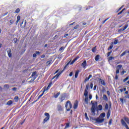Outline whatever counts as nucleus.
Wrapping results in <instances>:
<instances>
[{
  "label": "nucleus",
  "mask_w": 129,
  "mask_h": 129,
  "mask_svg": "<svg viewBox=\"0 0 129 129\" xmlns=\"http://www.w3.org/2000/svg\"><path fill=\"white\" fill-rule=\"evenodd\" d=\"M23 24H24V22H22L21 24H20V26L22 29H24V28H26V25L27 24V21H25L24 25H23Z\"/></svg>",
  "instance_id": "obj_14"
},
{
  "label": "nucleus",
  "mask_w": 129,
  "mask_h": 129,
  "mask_svg": "<svg viewBox=\"0 0 129 129\" xmlns=\"http://www.w3.org/2000/svg\"><path fill=\"white\" fill-rule=\"evenodd\" d=\"M51 63H52V61L49 60V61H47L46 64H47V65H50V64H51Z\"/></svg>",
  "instance_id": "obj_38"
},
{
  "label": "nucleus",
  "mask_w": 129,
  "mask_h": 129,
  "mask_svg": "<svg viewBox=\"0 0 129 129\" xmlns=\"http://www.w3.org/2000/svg\"><path fill=\"white\" fill-rule=\"evenodd\" d=\"M91 77H92V75H90L88 78H89V79H90V78H91Z\"/></svg>",
  "instance_id": "obj_60"
},
{
  "label": "nucleus",
  "mask_w": 129,
  "mask_h": 129,
  "mask_svg": "<svg viewBox=\"0 0 129 129\" xmlns=\"http://www.w3.org/2000/svg\"><path fill=\"white\" fill-rule=\"evenodd\" d=\"M36 54L37 55H40V52L39 51H36Z\"/></svg>",
  "instance_id": "obj_59"
},
{
  "label": "nucleus",
  "mask_w": 129,
  "mask_h": 129,
  "mask_svg": "<svg viewBox=\"0 0 129 129\" xmlns=\"http://www.w3.org/2000/svg\"><path fill=\"white\" fill-rule=\"evenodd\" d=\"M10 25L11 26V25H13V24H14V23H15V20H14L13 19H11L10 20Z\"/></svg>",
  "instance_id": "obj_24"
},
{
  "label": "nucleus",
  "mask_w": 129,
  "mask_h": 129,
  "mask_svg": "<svg viewBox=\"0 0 129 129\" xmlns=\"http://www.w3.org/2000/svg\"><path fill=\"white\" fill-rule=\"evenodd\" d=\"M88 88H89V85L88 84L86 85L85 90L88 91Z\"/></svg>",
  "instance_id": "obj_35"
},
{
  "label": "nucleus",
  "mask_w": 129,
  "mask_h": 129,
  "mask_svg": "<svg viewBox=\"0 0 129 129\" xmlns=\"http://www.w3.org/2000/svg\"><path fill=\"white\" fill-rule=\"evenodd\" d=\"M60 73H58L57 75H56L55 76H54L53 78H52V79H54V78H58V77H59V76H60Z\"/></svg>",
  "instance_id": "obj_20"
},
{
  "label": "nucleus",
  "mask_w": 129,
  "mask_h": 129,
  "mask_svg": "<svg viewBox=\"0 0 129 129\" xmlns=\"http://www.w3.org/2000/svg\"><path fill=\"white\" fill-rule=\"evenodd\" d=\"M119 73V69H116V74H118Z\"/></svg>",
  "instance_id": "obj_43"
},
{
  "label": "nucleus",
  "mask_w": 129,
  "mask_h": 129,
  "mask_svg": "<svg viewBox=\"0 0 129 129\" xmlns=\"http://www.w3.org/2000/svg\"><path fill=\"white\" fill-rule=\"evenodd\" d=\"M44 115L46 116V117L44 119L43 123H46V122L48 121V120L50 119V114L49 113H45Z\"/></svg>",
  "instance_id": "obj_3"
},
{
  "label": "nucleus",
  "mask_w": 129,
  "mask_h": 129,
  "mask_svg": "<svg viewBox=\"0 0 129 129\" xmlns=\"http://www.w3.org/2000/svg\"><path fill=\"white\" fill-rule=\"evenodd\" d=\"M85 116L86 119H88V117L87 116V113H85Z\"/></svg>",
  "instance_id": "obj_50"
},
{
  "label": "nucleus",
  "mask_w": 129,
  "mask_h": 129,
  "mask_svg": "<svg viewBox=\"0 0 129 129\" xmlns=\"http://www.w3.org/2000/svg\"><path fill=\"white\" fill-rule=\"evenodd\" d=\"M102 105H99L97 107V111H98V110H102Z\"/></svg>",
  "instance_id": "obj_16"
},
{
  "label": "nucleus",
  "mask_w": 129,
  "mask_h": 129,
  "mask_svg": "<svg viewBox=\"0 0 129 129\" xmlns=\"http://www.w3.org/2000/svg\"><path fill=\"white\" fill-rule=\"evenodd\" d=\"M56 108L58 111H63V107L61 105V104H58L56 105Z\"/></svg>",
  "instance_id": "obj_5"
},
{
  "label": "nucleus",
  "mask_w": 129,
  "mask_h": 129,
  "mask_svg": "<svg viewBox=\"0 0 129 129\" xmlns=\"http://www.w3.org/2000/svg\"><path fill=\"white\" fill-rule=\"evenodd\" d=\"M7 53L9 58H12V50L10 48L7 49Z\"/></svg>",
  "instance_id": "obj_8"
},
{
  "label": "nucleus",
  "mask_w": 129,
  "mask_h": 129,
  "mask_svg": "<svg viewBox=\"0 0 129 129\" xmlns=\"http://www.w3.org/2000/svg\"><path fill=\"white\" fill-rule=\"evenodd\" d=\"M109 116H110V114H108V113H107V117L108 118H109Z\"/></svg>",
  "instance_id": "obj_61"
},
{
  "label": "nucleus",
  "mask_w": 129,
  "mask_h": 129,
  "mask_svg": "<svg viewBox=\"0 0 129 129\" xmlns=\"http://www.w3.org/2000/svg\"><path fill=\"white\" fill-rule=\"evenodd\" d=\"M89 98L90 100L91 99H92V95H89Z\"/></svg>",
  "instance_id": "obj_54"
},
{
  "label": "nucleus",
  "mask_w": 129,
  "mask_h": 129,
  "mask_svg": "<svg viewBox=\"0 0 129 129\" xmlns=\"http://www.w3.org/2000/svg\"><path fill=\"white\" fill-rule=\"evenodd\" d=\"M84 95H85V97H87V95H88V91L85 90Z\"/></svg>",
  "instance_id": "obj_27"
},
{
  "label": "nucleus",
  "mask_w": 129,
  "mask_h": 129,
  "mask_svg": "<svg viewBox=\"0 0 129 129\" xmlns=\"http://www.w3.org/2000/svg\"><path fill=\"white\" fill-rule=\"evenodd\" d=\"M124 73H126V71H122L121 73V75H123V74H124Z\"/></svg>",
  "instance_id": "obj_49"
},
{
  "label": "nucleus",
  "mask_w": 129,
  "mask_h": 129,
  "mask_svg": "<svg viewBox=\"0 0 129 129\" xmlns=\"http://www.w3.org/2000/svg\"><path fill=\"white\" fill-rule=\"evenodd\" d=\"M36 57H37V54L36 53H34L33 55V57L35 58Z\"/></svg>",
  "instance_id": "obj_52"
},
{
  "label": "nucleus",
  "mask_w": 129,
  "mask_h": 129,
  "mask_svg": "<svg viewBox=\"0 0 129 129\" xmlns=\"http://www.w3.org/2000/svg\"><path fill=\"white\" fill-rule=\"evenodd\" d=\"M113 48V45H111L109 46V47L108 48V50H111V49Z\"/></svg>",
  "instance_id": "obj_45"
},
{
  "label": "nucleus",
  "mask_w": 129,
  "mask_h": 129,
  "mask_svg": "<svg viewBox=\"0 0 129 129\" xmlns=\"http://www.w3.org/2000/svg\"><path fill=\"white\" fill-rule=\"evenodd\" d=\"M117 43H118V41L117 40H115L114 41L113 44H114V45H116V44H117Z\"/></svg>",
  "instance_id": "obj_36"
},
{
  "label": "nucleus",
  "mask_w": 129,
  "mask_h": 129,
  "mask_svg": "<svg viewBox=\"0 0 129 129\" xmlns=\"http://www.w3.org/2000/svg\"><path fill=\"white\" fill-rule=\"evenodd\" d=\"M126 53V51H124L120 54V57H122V56H124V54Z\"/></svg>",
  "instance_id": "obj_37"
},
{
  "label": "nucleus",
  "mask_w": 129,
  "mask_h": 129,
  "mask_svg": "<svg viewBox=\"0 0 129 129\" xmlns=\"http://www.w3.org/2000/svg\"><path fill=\"white\" fill-rule=\"evenodd\" d=\"M72 75H73V73L71 72L70 75H69V76L71 77V76H72Z\"/></svg>",
  "instance_id": "obj_58"
},
{
  "label": "nucleus",
  "mask_w": 129,
  "mask_h": 129,
  "mask_svg": "<svg viewBox=\"0 0 129 129\" xmlns=\"http://www.w3.org/2000/svg\"><path fill=\"white\" fill-rule=\"evenodd\" d=\"M59 51H60L61 52H63V51H64V47H61L59 48Z\"/></svg>",
  "instance_id": "obj_39"
},
{
  "label": "nucleus",
  "mask_w": 129,
  "mask_h": 129,
  "mask_svg": "<svg viewBox=\"0 0 129 129\" xmlns=\"http://www.w3.org/2000/svg\"><path fill=\"white\" fill-rule=\"evenodd\" d=\"M78 59H79V56H78L77 57H76L75 58H74L73 61L70 63V65H72L73 64H74V62H76V61H77V60H78Z\"/></svg>",
  "instance_id": "obj_13"
},
{
  "label": "nucleus",
  "mask_w": 129,
  "mask_h": 129,
  "mask_svg": "<svg viewBox=\"0 0 129 129\" xmlns=\"http://www.w3.org/2000/svg\"><path fill=\"white\" fill-rule=\"evenodd\" d=\"M13 41H14V43H17V42H18V39H17V38H14V39H13Z\"/></svg>",
  "instance_id": "obj_47"
},
{
  "label": "nucleus",
  "mask_w": 129,
  "mask_h": 129,
  "mask_svg": "<svg viewBox=\"0 0 129 129\" xmlns=\"http://www.w3.org/2000/svg\"><path fill=\"white\" fill-rule=\"evenodd\" d=\"M78 74H79V71H77V72H76L75 75V78H77V77H78Z\"/></svg>",
  "instance_id": "obj_22"
},
{
  "label": "nucleus",
  "mask_w": 129,
  "mask_h": 129,
  "mask_svg": "<svg viewBox=\"0 0 129 129\" xmlns=\"http://www.w3.org/2000/svg\"><path fill=\"white\" fill-rule=\"evenodd\" d=\"M93 89L94 90H96V86H94Z\"/></svg>",
  "instance_id": "obj_62"
},
{
  "label": "nucleus",
  "mask_w": 129,
  "mask_h": 129,
  "mask_svg": "<svg viewBox=\"0 0 129 129\" xmlns=\"http://www.w3.org/2000/svg\"><path fill=\"white\" fill-rule=\"evenodd\" d=\"M114 59V57H112V56H110L109 58H108V60H109V61L112 60Z\"/></svg>",
  "instance_id": "obj_42"
},
{
  "label": "nucleus",
  "mask_w": 129,
  "mask_h": 129,
  "mask_svg": "<svg viewBox=\"0 0 129 129\" xmlns=\"http://www.w3.org/2000/svg\"><path fill=\"white\" fill-rule=\"evenodd\" d=\"M14 100L16 102H18V101L19 100V96H16L14 98Z\"/></svg>",
  "instance_id": "obj_28"
},
{
  "label": "nucleus",
  "mask_w": 129,
  "mask_h": 129,
  "mask_svg": "<svg viewBox=\"0 0 129 129\" xmlns=\"http://www.w3.org/2000/svg\"><path fill=\"white\" fill-rule=\"evenodd\" d=\"M85 102L87 104L88 103V97H86L85 98Z\"/></svg>",
  "instance_id": "obj_29"
},
{
  "label": "nucleus",
  "mask_w": 129,
  "mask_h": 129,
  "mask_svg": "<svg viewBox=\"0 0 129 129\" xmlns=\"http://www.w3.org/2000/svg\"><path fill=\"white\" fill-rule=\"evenodd\" d=\"M124 119L125 121H126V122H127V123L128 124H129V119H128V118H127V117H124Z\"/></svg>",
  "instance_id": "obj_23"
},
{
  "label": "nucleus",
  "mask_w": 129,
  "mask_h": 129,
  "mask_svg": "<svg viewBox=\"0 0 129 129\" xmlns=\"http://www.w3.org/2000/svg\"><path fill=\"white\" fill-rule=\"evenodd\" d=\"M127 27H128V25L126 24L124 27L123 29H122V31H124V30H126V29H127Z\"/></svg>",
  "instance_id": "obj_31"
},
{
  "label": "nucleus",
  "mask_w": 129,
  "mask_h": 129,
  "mask_svg": "<svg viewBox=\"0 0 129 129\" xmlns=\"http://www.w3.org/2000/svg\"><path fill=\"white\" fill-rule=\"evenodd\" d=\"M81 66L83 68H86V66H87V62L86 60H84L81 64Z\"/></svg>",
  "instance_id": "obj_9"
},
{
  "label": "nucleus",
  "mask_w": 129,
  "mask_h": 129,
  "mask_svg": "<svg viewBox=\"0 0 129 129\" xmlns=\"http://www.w3.org/2000/svg\"><path fill=\"white\" fill-rule=\"evenodd\" d=\"M12 90H13V91H16V90H17V88H13Z\"/></svg>",
  "instance_id": "obj_55"
},
{
  "label": "nucleus",
  "mask_w": 129,
  "mask_h": 129,
  "mask_svg": "<svg viewBox=\"0 0 129 129\" xmlns=\"http://www.w3.org/2000/svg\"><path fill=\"white\" fill-rule=\"evenodd\" d=\"M78 106V101H76L74 105V109H76Z\"/></svg>",
  "instance_id": "obj_15"
},
{
  "label": "nucleus",
  "mask_w": 129,
  "mask_h": 129,
  "mask_svg": "<svg viewBox=\"0 0 129 129\" xmlns=\"http://www.w3.org/2000/svg\"><path fill=\"white\" fill-rule=\"evenodd\" d=\"M9 85H4V88H9Z\"/></svg>",
  "instance_id": "obj_48"
},
{
  "label": "nucleus",
  "mask_w": 129,
  "mask_h": 129,
  "mask_svg": "<svg viewBox=\"0 0 129 129\" xmlns=\"http://www.w3.org/2000/svg\"><path fill=\"white\" fill-rule=\"evenodd\" d=\"M105 116V113H102L100 115V117L101 118H103Z\"/></svg>",
  "instance_id": "obj_18"
},
{
  "label": "nucleus",
  "mask_w": 129,
  "mask_h": 129,
  "mask_svg": "<svg viewBox=\"0 0 129 129\" xmlns=\"http://www.w3.org/2000/svg\"><path fill=\"white\" fill-rule=\"evenodd\" d=\"M109 124H111V120H109Z\"/></svg>",
  "instance_id": "obj_64"
},
{
  "label": "nucleus",
  "mask_w": 129,
  "mask_h": 129,
  "mask_svg": "<svg viewBox=\"0 0 129 129\" xmlns=\"http://www.w3.org/2000/svg\"><path fill=\"white\" fill-rule=\"evenodd\" d=\"M59 95H60V92H58L56 94L54 95V98H57L58 96H59Z\"/></svg>",
  "instance_id": "obj_26"
},
{
  "label": "nucleus",
  "mask_w": 129,
  "mask_h": 129,
  "mask_svg": "<svg viewBox=\"0 0 129 129\" xmlns=\"http://www.w3.org/2000/svg\"><path fill=\"white\" fill-rule=\"evenodd\" d=\"M121 123L122 125H123V126L125 127V128L129 129L128 126H127V124H126L125 121H124V120H123L122 119L121 120Z\"/></svg>",
  "instance_id": "obj_6"
},
{
  "label": "nucleus",
  "mask_w": 129,
  "mask_h": 129,
  "mask_svg": "<svg viewBox=\"0 0 129 129\" xmlns=\"http://www.w3.org/2000/svg\"><path fill=\"white\" fill-rule=\"evenodd\" d=\"M112 52L111 51H110V52H108L107 53V56L108 57H109V56H110V54H111Z\"/></svg>",
  "instance_id": "obj_46"
},
{
  "label": "nucleus",
  "mask_w": 129,
  "mask_h": 129,
  "mask_svg": "<svg viewBox=\"0 0 129 129\" xmlns=\"http://www.w3.org/2000/svg\"><path fill=\"white\" fill-rule=\"evenodd\" d=\"M96 122H98V123H101V122H103L104 121V118H101L100 117L96 119Z\"/></svg>",
  "instance_id": "obj_7"
},
{
  "label": "nucleus",
  "mask_w": 129,
  "mask_h": 129,
  "mask_svg": "<svg viewBox=\"0 0 129 129\" xmlns=\"http://www.w3.org/2000/svg\"><path fill=\"white\" fill-rule=\"evenodd\" d=\"M68 36H69V34H66L64 35V38H66V37H68Z\"/></svg>",
  "instance_id": "obj_56"
},
{
  "label": "nucleus",
  "mask_w": 129,
  "mask_h": 129,
  "mask_svg": "<svg viewBox=\"0 0 129 129\" xmlns=\"http://www.w3.org/2000/svg\"><path fill=\"white\" fill-rule=\"evenodd\" d=\"M38 77V75H37V72H34L32 73V74L31 75V80L30 81V82H33L36 78Z\"/></svg>",
  "instance_id": "obj_4"
},
{
  "label": "nucleus",
  "mask_w": 129,
  "mask_h": 129,
  "mask_svg": "<svg viewBox=\"0 0 129 129\" xmlns=\"http://www.w3.org/2000/svg\"><path fill=\"white\" fill-rule=\"evenodd\" d=\"M7 105H11V104H13V101L10 100L7 103Z\"/></svg>",
  "instance_id": "obj_21"
},
{
  "label": "nucleus",
  "mask_w": 129,
  "mask_h": 129,
  "mask_svg": "<svg viewBox=\"0 0 129 129\" xmlns=\"http://www.w3.org/2000/svg\"><path fill=\"white\" fill-rule=\"evenodd\" d=\"M97 107V102H95L92 104V107L91 109L92 115H95V111H96V107Z\"/></svg>",
  "instance_id": "obj_1"
},
{
  "label": "nucleus",
  "mask_w": 129,
  "mask_h": 129,
  "mask_svg": "<svg viewBox=\"0 0 129 129\" xmlns=\"http://www.w3.org/2000/svg\"><path fill=\"white\" fill-rule=\"evenodd\" d=\"M99 82L102 85H103V86H105V82H104V80L99 79Z\"/></svg>",
  "instance_id": "obj_10"
},
{
  "label": "nucleus",
  "mask_w": 129,
  "mask_h": 129,
  "mask_svg": "<svg viewBox=\"0 0 129 129\" xmlns=\"http://www.w3.org/2000/svg\"><path fill=\"white\" fill-rule=\"evenodd\" d=\"M100 57V55H97L95 57V61H98V60H99V57Z\"/></svg>",
  "instance_id": "obj_19"
},
{
  "label": "nucleus",
  "mask_w": 129,
  "mask_h": 129,
  "mask_svg": "<svg viewBox=\"0 0 129 129\" xmlns=\"http://www.w3.org/2000/svg\"><path fill=\"white\" fill-rule=\"evenodd\" d=\"M103 99L106 101H107V100H108V99L107 98V96H106V95H103Z\"/></svg>",
  "instance_id": "obj_25"
},
{
  "label": "nucleus",
  "mask_w": 129,
  "mask_h": 129,
  "mask_svg": "<svg viewBox=\"0 0 129 129\" xmlns=\"http://www.w3.org/2000/svg\"><path fill=\"white\" fill-rule=\"evenodd\" d=\"M65 107L67 111H70L71 108L72 107V104L70 101H68L66 104Z\"/></svg>",
  "instance_id": "obj_2"
},
{
  "label": "nucleus",
  "mask_w": 129,
  "mask_h": 129,
  "mask_svg": "<svg viewBox=\"0 0 129 129\" xmlns=\"http://www.w3.org/2000/svg\"><path fill=\"white\" fill-rule=\"evenodd\" d=\"M109 19V18H107L105 20H104L103 22H102V24H104V23H105V22H106V21L108 20Z\"/></svg>",
  "instance_id": "obj_44"
},
{
  "label": "nucleus",
  "mask_w": 129,
  "mask_h": 129,
  "mask_svg": "<svg viewBox=\"0 0 129 129\" xmlns=\"http://www.w3.org/2000/svg\"><path fill=\"white\" fill-rule=\"evenodd\" d=\"M92 52H93V53H95V52H96V47H94L92 49Z\"/></svg>",
  "instance_id": "obj_30"
},
{
  "label": "nucleus",
  "mask_w": 129,
  "mask_h": 129,
  "mask_svg": "<svg viewBox=\"0 0 129 129\" xmlns=\"http://www.w3.org/2000/svg\"><path fill=\"white\" fill-rule=\"evenodd\" d=\"M69 123H67L66 125L65 126V128H68V127H69Z\"/></svg>",
  "instance_id": "obj_40"
},
{
  "label": "nucleus",
  "mask_w": 129,
  "mask_h": 129,
  "mask_svg": "<svg viewBox=\"0 0 129 129\" xmlns=\"http://www.w3.org/2000/svg\"><path fill=\"white\" fill-rule=\"evenodd\" d=\"M20 20H21V16H17V21H16L17 24H18L20 22Z\"/></svg>",
  "instance_id": "obj_17"
},
{
  "label": "nucleus",
  "mask_w": 129,
  "mask_h": 129,
  "mask_svg": "<svg viewBox=\"0 0 129 129\" xmlns=\"http://www.w3.org/2000/svg\"><path fill=\"white\" fill-rule=\"evenodd\" d=\"M122 67V65L119 64L117 66V69H120Z\"/></svg>",
  "instance_id": "obj_32"
},
{
  "label": "nucleus",
  "mask_w": 129,
  "mask_h": 129,
  "mask_svg": "<svg viewBox=\"0 0 129 129\" xmlns=\"http://www.w3.org/2000/svg\"><path fill=\"white\" fill-rule=\"evenodd\" d=\"M65 100V95H61L60 96V97L59 98V100L60 102H63V101Z\"/></svg>",
  "instance_id": "obj_12"
},
{
  "label": "nucleus",
  "mask_w": 129,
  "mask_h": 129,
  "mask_svg": "<svg viewBox=\"0 0 129 129\" xmlns=\"http://www.w3.org/2000/svg\"><path fill=\"white\" fill-rule=\"evenodd\" d=\"M89 79H89L88 77V78H86L85 79V81L86 82L88 81L89 80Z\"/></svg>",
  "instance_id": "obj_53"
},
{
  "label": "nucleus",
  "mask_w": 129,
  "mask_h": 129,
  "mask_svg": "<svg viewBox=\"0 0 129 129\" xmlns=\"http://www.w3.org/2000/svg\"><path fill=\"white\" fill-rule=\"evenodd\" d=\"M120 101H121V102H122V103H123V99L122 98H120Z\"/></svg>",
  "instance_id": "obj_57"
},
{
  "label": "nucleus",
  "mask_w": 129,
  "mask_h": 129,
  "mask_svg": "<svg viewBox=\"0 0 129 129\" xmlns=\"http://www.w3.org/2000/svg\"><path fill=\"white\" fill-rule=\"evenodd\" d=\"M52 85V83H49V84L48 85V86H47L46 89H45L43 91V93H45V92H46V91H48V90H49V89H50V87H51V86Z\"/></svg>",
  "instance_id": "obj_11"
},
{
  "label": "nucleus",
  "mask_w": 129,
  "mask_h": 129,
  "mask_svg": "<svg viewBox=\"0 0 129 129\" xmlns=\"http://www.w3.org/2000/svg\"><path fill=\"white\" fill-rule=\"evenodd\" d=\"M90 86L91 87V89H92V88H93V84L91 83Z\"/></svg>",
  "instance_id": "obj_51"
},
{
  "label": "nucleus",
  "mask_w": 129,
  "mask_h": 129,
  "mask_svg": "<svg viewBox=\"0 0 129 129\" xmlns=\"http://www.w3.org/2000/svg\"><path fill=\"white\" fill-rule=\"evenodd\" d=\"M79 28V25H77L75 27H74V30H77Z\"/></svg>",
  "instance_id": "obj_34"
},
{
  "label": "nucleus",
  "mask_w": 129,
  "mask_h": 129,
  "mask_svg": "<svg viewBox=\"0 0 129 129\" xmlns=\"http://www.w3.org/2000/svg\"><path fill=\"white\" fill-rule=\"evenodd\" d=\"M20 10L19 8L17 9L15 11L16 14H19V13H20Z\"/></svg>",
  "instance_id": "obj_33"
},
{
  "label": "nucleus",
  "mask_w": 129,
  "mask_h": 129,
  "mask_svg": "<svg viewBox=\"0 0 129 129\" xmlns=\"http://www.w3.org/2000/svg\"><path fill=\"white\" fill-rule=\"evenodd\" d=\"M105 109H108V104L106 103L105 106Z\"/></svg>",
  "instance_id": "obj_41"
},
{
  "label": "nucleus",
  "mask_w": 129,
  "mask_h": 129,
  "mask_svg": "<svg viewBox=\"0 0 129 129\" xmlns=\"http://www.w3.org/2000/svg\"><path fill=\"white\" fill-rule=\"evenodd\" d=\"M125 98H129V95L125 96Z\"/></svg>",
  "instance_id": "obj_63"
}]
</instances>
